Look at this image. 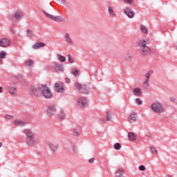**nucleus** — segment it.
<instances>
[{"label":"nucleus","instance_id":"39448f33","mask_svg":"<svg viewBox=\"0 0 177 177\" xmlns=\"http://www.w3.org/2000/svg\"><path fill=\"white\" fill-rule=\"evenodd\" d=\"M47 146H48L49 149L53 151V153L57 151L59 145V141L57 140H53L51 141H48L46 142Z\"/></svg>","mask_w":177,"mask_h":177},{"label":"nucleus","instance_id":"4be33fe9","mask_svg":"<svg viewBox=\"0 0 177 177\" xmlns=\"http://www.w3.org/2000/svg\"><path fill=\"white\" fill-rule=\"evenodd\" d=\"M129 121H133V122H136L137 118H136V113H132L130 115V117L129 118Z\"/></svg>","mask_w":177,"mask_h":177},{"label":"nucleus","instance_id":"e433bc0d","mask_svg":"<svg viewBox=\"0 0 177 177\" xmlns=\"http://www.w3.org/2000/svg\"><path fill=\"white\" fill-rule=\"evenodd\" d=\"M169 100H170V102H171V103H176V99H175V97H170L169 98Z\"/></svg>","mask_w":177,"mask_h":177},{"label":"nucleus","instance_id":"f03ea898","mask_svg":"<svg viewBox=\"0 0 177 177\" xmlns=\"http://www.w3.org/2000/svg\"><path fill=\"white\" fill-rule=\"evenodd\" d=\"M25 133L26 135V144H28V146H33L34 143H35L34 132L30 129H26Z\"/></svg>","mask_w":177,"mask_h":177},{"label":"nucleus","instance_id":"de8ad7c7","mask_svg":"<svg viewBox=\"0 0 177 177\" xmlns=\"http://www.w3.org/2000/svg\"><path fill=\"white\" fill-rule=\"evenodd\" d=\"M106 120H107L108 121H110V115H108L106 116Z\"/></svg>","mask_w":177,"mask_h":177},{"label":"nucleus","instance_id":"4468645a","mask_svg":"<svg viewBox=\"0 0 177 177\" xmlns=\"http://www.w3.org/2000/svg\"><path fill=\"white\" fill-rule=\"evenodd\" d=\"M39 91H41L39 89V86H38V87L35 86H32L30 87V91H32L35 95H38V93H39Z\"/></svg>","mask_w":177,"mask_h":177},{"label":"nucleus","instance_id":"bb28decb","mask_svg":"<svg viewBox=\"0 0 177 177\" xmlns=\"http://www.w3.org/2000/svg\"><path fill=\"white\" fill-rule=\"evenodd\" d=\"M7 55H8V53H6V51H1L0 52L1 59H6Z\"/></svg>","mask_w":177,"mask_h":177},{"label":"nucleus","instance_id":"a19ab883","mask_svg":"<svg viewBox=\"0 0 177 177\" xmlns=\"http://www.w3.org/2000/svg\"><path fill=\"white\" fill-rule=\"evenodd\" d=\"M139 169L140 171H146V167H145V165H140L139 167Z\"/></svg>","mask_w":177,"mask_h":177},{"label":"nucleus","instance_id":"4c0bfd02","mask_svg":"<svg viewBox=\"0 0 177 177\" xmlns=\"http://www.w3.org/2000/svg\"><path fill=\"white\" fill-rule=\"evenodd\" d=\"M5 119L6 120H13V116L10 115H6L5 116Z\"/></svg>","mask_w":177,"mask_h":177},{"label":"nucleus","instance_id":"c03bdc74","mask_svg":"<svg viewBox=\"0 0 177 177\" xmlns=\"http://www.w3.org/2000/svg\"><path fill=\"white\" fill-rule=\"evenodd\" d=\"M65 81H66V84H70V82H71V80H70V78H68V77H66L65 79Z\"/></svg>","mask_w":177,"mask_h":177},{"label":"nucleus","instance_id":"37998d69","mask_svg":"<svg viewBox=\"0 0 177 177\" xmlns=\"http://www.w3.org/2000/svg\"><path fill=\"white\" fill-rule=\"evenodd\" d=\"M126 59H127L128 60H129V59H132V55L127 54V55L126 56Z\"/></svg>","mask_w":177,"mask_h":177},{"label":"nucleus","instance_id":"412c9836","mask_svg":"<svg viewBox=\"0 0 177 177\" xmlns=\"http://www.w3.org/2000/svg\"><path fill=\"white\" fill-rule=\"evenodd\" d=\"M8 92L10 95H16L17 91H16V88L15 87H10L8 88Z\"/></svg>","mask_w":177,"mask_h":177},{"label":"nucleus","instance_id":"f3484780","mask_svg":"<svg viewBox=\"0 0 177 177\" xmlns=\"http://www.w3.org/2000/svg\"><path fill=\"white\" fill-rule=\"evenodd\" d=\"M135 96H142V90L140 88H136L133 91Z\"/></svg>","mask_w":177,"mask_h":177},{"label":"nucleus","instance_id":"9d476101","mask_svg":"<svg viewBox=\"0 0 177 177\" xmlns=\"http://www.w3.org/2000/svg\"><path fill=\"white\" fill-rule=\"evenodd\" d=\"M124 12L127 16L129 17V19H133L135 17V12L131 8H126L124 10Z\"/></svg>","mask_w":177,"mask_h":177},{"label":"nucleus","instance_id":"423d86ee","mask_svg":"<svg viewBox=\"0 0 177 177\" xmlns=\"http://www.w3.org/2000/svg\"><path fill=\"white\" fill-rule=\"evenodd\" d=\"M10 44V41L8 38H3L0 39V46L1 48H8Z\"/></svg>","mask_w":177,"mask_h":177},{"label":"nucleus","instance_id":"f704fd0d","mask_svg":"<svg viewBox=\"0 0 177 177\" xmlns=\"http://www.w3.org/2000/svg\"><path fill=\"white\" fill-rule=\"evenodd\" d=\"M59 118H61V120H64V118H66V114H64V112L60 113Z\"/></svg>","mask_w":177,"mask_h":177},{"label":"nucleus","instance_id":"393cba45","mask_svg":"<svg viewBox=\"0 0 177 177\" xmlns=\"http://www.w3.org/2000/svg\"><path fill=\"white\" fill-rule=\"evenodd\" d=\"M150 151L152 153V154H155L156 156H158V151H157V149H156L154 147H150Z\"/></svg>","mask_w":177,"mask_h":177},{"label":"nucleus","instance_id":"a18cd8bd","mask_svg":"<svg viewBox=\"0 0 177 177\" xmlns=\"http://www.w3.org/2000/svg\"><path fill=\"white\" fill-rule=\"evenodd\" d=\"M124 2H127V3H132L133 0H124Z\"/></svg>","mask_w":177,"mask_h":177},{"label":"nucleus","instance_id":"7c9ffc66","mask_svg":"<svg viewBox=\"0 0 177 177\" xmlns=\"http://www.w3.org/2000/svg\"><path fill=\"white\" fill-rule=\"evenodd\" d=\"M114 149H115V150H120L121 149V144L120 143H115L114 145Z\"/></svg>","mask_w":177,"mask_h":177},{"label":"nucleus","instance_id":"2eb2a0df","mask_svg":"<svg viewBox=\"0 0 177 177\" xmlns=\"http://www.w3.org/2000/svg\"><path fill=\"white\" fill-rule=\"evenodd\" d=\"M14 124L16 127H23V125H26V123L23 120H15Z\"/></svg>","mask_w":177,"mask_h":177},{"label":"nucleus","instance_id":"c9c22d12","mask_svg":"<svg viewBox=\"0 0 177 177\" xmlns=\"http://www.w3.org/2000/svg\"><path fill=\"white\" fill-rule=\"evenodd\" d=\"M72 74H73V75L75 76V77H77V76H78V75H80V71H73V73H72Z\"/></svg>","mask_w":177,"mask_h":177},{"label":"nucleus","instance_id":"ea45409f","mask_svg":"<svg viewBox=\"0 0 177 177\" xmlns=\"http://www.w3.org/2000/svg\"><path fill=\"white\" fill-rule=\"evenodd\" d=\"M57 2L61 5H64L66 3V0H57Z\"/></svg>","mask_w":177,"mask_h":177},{"label":"nucleus","instance_id":"6ab92c4d","mask_svg":"<svg viewBox=\"0 0 177 177\" xmlns=\"http://www.w3.org/2000/svg\"><path fill=\"white\" fill-rule=\"evenodd\" d=\"M65 39L68 44L73 45V40L71 39V37H70V35L68 33L65 35Z\"/></svg>","mask_w":177,"mask_h":177},{"label":"nucleus","instance_id":"c756f323","mask_svg":"<svg viewBox=\"0 0 177 177\" xmlns=\"http://www.w3.org/2000/svg\"><path fill=\"white\" fill-rule=\"evenodd\" d=\"M143 86L144 88H145V89H147L149 88V80H145L143 84Z\"/></svg>","mask_w":177,"mask_h":177},{"label":"nucleus","instance_id":"49530a36","mask_svg":"<svg viewBox=\"0 0 177 177\" xmlns=\"http://www.w3.org/2000/svg\"><path fill=\"white\" fill-rule=\"evenodd\" d=\"M145 77H146V80H149V78H150V73H147L146 75H145Z\"/></svg>","mask_w":177,"mask_h":177},{"label":"nucleus","instance_id":"f257e3e1","mask_svg":"<svg viewBox=\"0 0 177 177\" xmlns=\"http://www.w3.org/2000/svg\"><path fill=\"white\" fill-rule=\"evenodd\" d=\"M39 89L41 92L44 97L46 99H50L53 96L52 91H50V88H49L46 85L39 84Z\"/></svg>","mask_w":177,"mask_h":177},{"label":"nucleus","instance_id":"79ce46f5","mask_svg":"<svg viewBox=\"0 0 177 177\" xmlns=\"http://www.w3.org/2000/svg\"><path fill=\"white\" fill-rule=\"evenodd\" d=\"M88 162L90 164H93V162H95V158H92L91 159H89L88 160Z\"/></svg>","mask_w":177,"mask_h":177},{"label":"nucleus","instance_id":"1a4fd4ad","mask_svg":"<svg viewBox=\"0 0 177 177\" xmlns=\"http://www.w3.org/2000/svg\"><path fill=\"white\" fill-rule=\"evenodd\" d=\"M140 53L144 56H148V55H150V53H151V50H150V48L147 46V47L140 48Z\"/></svg>","mask_w":177,"mask_h":177},{"label":"nucleus","instance_id":"ddd939ff","mask_svg":"<svg viewBox=\"0 0 177 177\" xmlns=\"http://www.w3.org/2000/svg\"><path fill=\"white\" fill-rule=\"evenodd\" d=\"M46 111H47L48 115H49L50 117L55 115V106H50L47 107Z\"/></svg>","mask_w":177,"mask_h":177},{"label":"nucleus","instance_id":"c85d7f7f","mask_svg":"<svg viewBox=\"0 0 177 177\" xmlns=\"http://www.w3.org/2000/svg\"><path fill=\"white\" fill-rule=\"evenodd\" d=\"M27 33H28V37H29V38H32V37H34V32L31 30L28 29L27 30Z\"/></svg>","mask_w":177,"mask_h":177},{"label":"nucleus","instance_id":"6e6552de","mask_svg":"<svg viewBox=\"0 0 177 177\" xmlns=\"http://www.w3.org/2000/svg\"><path fill=\"white\" fill-rule=\"evenodd\" d=\"M63 83L58 82L55 84V89L57 91V92H59L61 93H63L64 92V87L63 86Z\"/></svg>","mask_w":177,"mask_h":177},{"label":"nucleus","instance_id":"b1692460","mask_svg":"<svg viewBox=\"0 0 177 177\" xmlns=\"http://www.w3.org/2000/svg\"><path fill=\"white\" fill-rule=\"evenodd\" d=\"M72 135H73V136H80L81 135V133L80 132V131H78V129H75L72 131Z\"/></svg>","mask_w":177,"mask_h":177},{"label":"nucleus","instance_id":"864d4df0","mask_svg":"<svg viewBox=\"0 0 177 177\" xmlns=\"http://www.w3.org/2000/svg\"><path fill=\"white\" fill-rule=\"evenodd\" d=\"M176 104H177V101L176 102Z\"/></svg>","mask_w":177,"mask_h":177},{"label":"nucleus","instance_id":"09e8293b","mask_svg":"<svg viewBox=\"0 0 177 177\" xmlns=\"http://www.w3.org/2000/svg\"><path fill=\"white\" fill-rule=\"evenodd\" d=\"M2 62H3L2 58H1L0 57V64H2Z\"/></svg>","mask_w":177,"mask_h":177},{"label":"nucleus","instance_id":"8fccbe9b","mask_svg":"<svg viewBox=\"0 0 177 177\" xmlns=\"http://www.w3.org/2000/svg\"><path fill=\"white\" fill-rule=\"evenodd\" d=\"M0 93H2V87L0 86Z\"/></svg>","mask_w":177,"mask_h":177},{"label":"nucleus","instance_id":"f8f14e48","mask_svg":"<svg viewBox=\"0 0 177 177\" xmlns=\"http://www.w3.org/2000/svg\"><path fill=\"white\" fill-rule=\"evenodd\" d=\"M147 42H149V40L147 39H142L139 41V47L140 49H142L143 48H146L147 46Z\"/></svg>","mask_w":177,"mask_h":177},{"label":"nucleus","instance_id":"aec40b11","mask_svg":"<svg viewBox=\"0 0 177 177\" xmlns=\"http://www.w3.org/2000/svg\"><path fill=\"white\" fill-rule=\"evenodd\" d=\"M108 12L111 16H113V17H117V15L115 14V12H114V10L113 9V7H109Z\"/></svg>","mask_w":177,"mask_h":177},{"label":"nucleus","instance_id":"2f4dec72","mask_svg":"<svg viewBox=\"0 0 177 177\" xmlns=\"http://www.w3.org/2000/svg\"><path fill=\"white\" fill-rule=\"evenodd\" d=\"M58 59L59 60V62H66V57H63V55H58Z\"/></svg>","mask_w":177,"mask_h":177},{"label":"nucleus","instance_id":"58836bf2","mask_svg":"<svg viewBox=\"0 0 177 177\" xmlns=\"http://www.w3.org/2000/svg\"><path fill=\"white\" fill-rule=\"evenodd\" d=\"M136 103H137V104H142V100L139 99V98H136Z\"/></svg>","mask_w":177,"mask_h":177},{"label":"nucleus","instance_id":"20e7f679","mask_svg":"<svg viewBox=\"0 0 177 177\" xmlns=\"http://www.w3.org/2000/svg\"><path fill=\"white\" fill-rule=\"evenodd\" d=\"M43 13H44L45 16H46L48 19H50V20H53L54 21H66V17H64V15L55 16L45 10L43 11Z\"/></svg>","mask_w":177,"mask_h":177},{"label":"nucleus","instance_id":"dca6fc26","mask_svg":"<svg viewBox=\"0 0 177 177\" xmlns=\"http://www.w3.org/2000/svg\"><path fill=\"white\" fill-rule=\"evenodd\" d=\"M45 46V43H36L32 46L33 49H39V48H44Z\"/></svg>","mask_w":177,"mask_h":177},{"label":"nucleus","instance_id":"603ef678","mask_svg":"<svg viewBox=\"0 0 177 177\" xmlns=\"http://www.w3.org/2000/svg\"><path fill=\"white\" fill-rule=\"evenodd\" d=\"M166 177H172V176H171L169 175H167Z\"/></svg>","mask_w":177,"mask_h":177},{"label":"nucleus","instance_id":"0eeeda50","mask_svg":"<svg viewBox=\"0 0 177 177\" xmlns=\"http://www.w3.org/2000/svg\"><path fill=\"white\" fill-rule=\"evenodd\" d=\"M75 86L77 88L78 91H81L82 89V92L83 93H86V94L88 93V86H84L82 87V85H81V84L78 82L75 84Z\"/></svg>","mask_w":177,"mask_h":177},{"label":"nucleus","instance_id":"cd10ccee","mask_svg":"<svg viewBox=\"0 0 177 177\" xmlns=\"http://www.w3.org/2000/svg\"><path fill=\"white\" fill-rule=\"evenodd\" d=\"M142 32L144 34H148L149 31L147 30V28L145 26H141L140 27Z\"/></svg>","mask_w":177,"mask_h":177},{"label":"nucleus","instance_id":"a211bd4d","mask_svg":"<svg viewBox=\"0 0 177 177\" xmlns=\"http://www.w3.org/2000/svg\"><path fill=\"white\" fill-rule=\"evenodd\" d=\"M15 17L17 20H20L21 19V17H23V12H21V11L15 12Z\"/></svg>","mask_w":177,"mask_h":177},{"label":"nucleus","instance_id":"a878e982","mask_svg":"<svg viewBox=\"0 0 177 177\" xmlns=\"http://www.w3.org/2000/svg\"><path fill=\"white\" fill-rule=\"evenodd\" d=\"M55 70L56 71H63V66L61 64H57L55 65Z\"/></svg>","mask_w":177,"mask_h":177},{"label":"nucleus","instance_id":"3c124183","mask_svg":"<svg viewBox=\"0 0 177 177\" xmlns=\"http://www.w3.org/2000/svg\"><path fill=\"white\" fill-rule=\"evenodd\" d=\"M0 147H2V142H0Z\"/></svg>","mask_w":177,"mask_h":177},{"label":"nucleus","instance_id":"7ed1b4c3","mask_svg":"<svg viewBox=\"0 0 177 177\" xmlns=\"http://www.w3.org/2000/svg\"><path fill=\"white\" fill-rule=\"evenodd\" d=\"M151 109L154 113H156V114H162V113L165 111L164 106H162V104L160 102H154L151 104Z\"/></svg>","mask_w":177,"mask_h":177},{"label":"nucleus","instance_id":"9b49d317","mask_svg":"<svg viewBox=\"0 0 177 177\" xmlns=\"http://www.w3.org/2000/svg\"><path fill=\"white\" fill-rule=\"evenodd\" d=\"M86 103H88L86 98H84V97L79 98L78 104L80 107H85L86 106Z\"/></svg>","mask_w":177,"mask_h":177},{"label":"nucleus","instance_id":"5701e85b","mask_svg":"<svg viewBox=\"0 0 177 177\" xmlns=\"http://www.w3.org/2000/svg\"><path fill=\"white\" fill-rule=\"evenodd\" d=\"M129 138L131 141L136 140V134L133 132H130L129 133Z\"/></svg>","mask_w":177,"mask_h":177},{"label":"nucleus","instance_id":"473e14b6","mask_svg":"<svg viewBox=\"0 0 177 177\" xmlns=\"http://www.w3.org/2000/svg\"><path fill=\"white\" fill-rule=\"evenodd\" d=\"M68 61L69 62V63H74V62H75V60L73 58H71V55H68Z\"/></svg>","mask_w":177,"mask_h":177},{"label":"nucleus","instance_id":"72a5a7b5","mask_svg":"<svg viewBox=\"0 0 177 177\" xmlns=\"http://www.w3.org/2000/svg\"><path fill=\"white\" fill-rule=\"evenodd\" d=\"M34 63V61L32 59H29L28 62H26V66L27 67L31 66V65Z\"/></svg>","mask_w":177,"mask_h":177}]
</instances>
